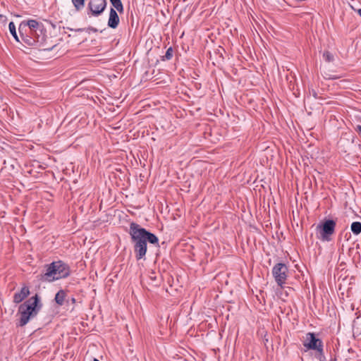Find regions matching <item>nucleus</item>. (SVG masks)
Returning a JSON list of instances; mask_svg holds the SVG:
<instances>
[{
	"label": "nucleus",
	"mask_w": 361,
	"mask_h": 361,
	"mask_svg": "<svg viewBox=\"0 0 361 361\" xmlns=\"http://www.w3.org/2000/svg\"><path fill=\"white\" fill-rule=\"evenodd\" d=\"M70 272L69 266L59 260L46 265L45 272L38 275L37 278L42 282H53L68 277Z\"/></svg>",
	"instance_id": "nucleus-2"
},
{
	"label": "nucleus",
	"mask_w": 361,
	"mask_h": 361,
	"mask_svg": "<svg viewBox=\"0 0 361 361\" xmlns=\"http://www.w3.org/2000/svg\"><path fill=\"white\" fill-rule=\"evenodd\" d=\"M83 30L84 29H82V28H79V29L76 30V31L77 32H82V31H83Z\"/></svg>",
	"instance_id": "nucleus-24"
},
{
	"label": "nucleus",
	"mask_w": 361,
	"mask_h": 361,
	"mask_svg": "<svg viewBox=\"0 0 361 361\" xmlns=\"http://www.w3.org/2000/svg\"><path fill=\"white\" fill-rule=\"evenodd\" d=\"M323 58L326 62H331L334 61V55L329 51H326L323 54Z\"/></svg>",
	"instance_id": "nucleus-18"
},
{
	"label": "nucleus",
	"mask_w": 361,
	"mask_h": 361,
	"mask_svg": "<svg viewBox=\"0 0 361 361\" xmlns=\"http://www.w3.org/2000/svg\"><path fill=\"white\" fill-rule=\"evenodd\" d=\"M355 131L361 136V126L360 125H357L355 128Z\"/></svg>",
	"instance_id": "nucleus-20"
},
{
	"label": "nucleus",
	"mask_w": 361,
	"mask_h": 361,
	"mask_svg": "<svg viewBox=\"0 0 361 361\" xmlns=\"http://www.w3.org/2000/svg\"><path fill=\"white\" fill-rule=\"evenodd\" d=\"M71 301L73 304H74L75 302V299L74 298H71Z\"/></svg>",
	"instance_id": "nucleus-22"
},
{
	"label": "nucleus",
	"mask_w": 361,
	"mask_h": 361,
	"mask_svg": "<svg viewBox=\"0 0 361 361\" xmlns=\"http://www.w3.org/2000/svg\"><path fill=\"white\" fill-rule=\"evenodd\" d=\"M119 23V17L116 11L114 8H111L108 25L111 28H116Z\"/></svg>",
	"instance_id": "nucleus-10"
},
{
	"label": "nucleus",
	"mask_w": 361,
	"mask_h": 361,
	"mask_svg": "<svg viewBox=\"0 0 361 361\" xmlns=\"http://www.w3.org/2000/svg\"><path fill=\"white\" fill-rule=\"evenodd\" d=\"M30 294L29 288L24 286L21 288L20 292L16 293L13 295V302L15 303H20Z\"/></svg>",
	"instance_id": "nucleus-9"
},
{
	"label": "nucleus",
	"mask_w": 361,
	"mask_h": 361,
	"mask_svg": "<svg viewBox=\"0 0 361 361\" xmlns=\"http://www.w3.org/2000/svg\"><path fill=\"white\" fill-rule=\"evenodd\" d=\"M303 345L307 350L315 351V357L319 361H326V357L324 353L323 341L319 338L316 334L309 332L306 334Z\"/></svg>",
	"instance_id": "nucleus-4"
},
{
	"label": "nucleus",
	"mask_w": 361,
	"mask_h": 361,
	"mask_svg": "<svg viewBox=\"0 0 361 361\" xmlns=\"http://www.w3.org/2000/svg\"><path fill=\"white\" fill-rule=\"evenodd\" d=\"M42 307L39 303V297L37 294L30 298L28 300L21 304L19 307L18 312L20 315L19 326H25L30 318L35 317Z\"/></svg>",
	"instance_id": "nucleus-3"
},
{
	"label": "nucleus",
	"mask_w": 361,
	"mask_h": 361,
	"mask_svg": "<svg viewBox=\"0 0 361 361\" xmlns=\"http://www.w3.org/2000/svg\"><path fill=\"white\" fill-rule=\"evenodd\" d=\"M128 233L137 260L145 258L147 250V242L154 245L159 243L158 238L154 233L135 222L130 223Z\"/></svg>",
	"instance_id": "nucleus-1"
},
{
	"label": "nucleus",
	"mask_w": 361,
	"mask_h": 361,
	"mask_svg": "<svg viewBox=\"0 0 361 361\" xmlns=\"http://www.w3.org/2000/svg\"><path fill=\"white\" fill-rule=\"evenodd\" d=\"M106 0H90L88 8L94 16H99L106 8Z\"/></svg>",
	"instance_id": "nucleus-8"
},
{
	"label": "nucleus",
	"mask_w": 361,
	"mask_h": 361,
	"mask_svg": "<svg viewBox=\"0 0 361 361\" xmlns=\"http://www.w3.org/2000/svg\"><path fill=\"white\" fill-rule=\"evenodd\" d=\"M8 28L12 36L15 38V39L17 42H19V39L17 36L16 30V25L13 22H10L8 24Z\"/></svg>",
	"instance_id": "nucleus-15"
},
{
	"label": "nucleus",
	"mask_w": 361,
	"mask_h": 361,
	"mask_svg": "<svg viewBox=\"0 0 361 361\" xmlns=\"http://www.w3.org/2000/svg\"><path fill=\"white\" fill-rule=\"evenodd\" d=\"M27 25L29 27L30 31L33 30L35 33H36V31L42 33L44 29L42 23H40L35 20H29L27 23Z\"/></svg>",
	"instance_id": "nucleus-11"
},
{
	"label": "nucleus",
	"mask_w": 361,
	"mask_h": 361,
	"mask_svg": "<svg viewBox=\"0 0 361 361\" xmlns=\"http://www.w3.org/2000/svg\"><path fill=\"white\" fill-rule=\"evenodd\" d=\"M94 361H99V360H98L97 359H94Z\"/></svg>",
	"instance_id": "nucleus-26"
},
{
	"label": "nucleus",
	"mask_w": 361,
	"mask_h": 361,
	"mask_svg": "<svg viewBox=\"0 0 361 361\" xmlns=\"http://www.w3.org/2000/svg\"><path fill=\"white\" fill-rule=\"evenodd\" d=\"M66 293L64 290H60L55 295L54 300L57 305L61 306L64 304Z\"/></svg>",
	"instance_id": "nucleus-12"
},
{
	"label": "nucleus",
	"mask_w": 361,
	"mask_h": 361,
	"mask_svg": "<svg viewBox=\"0 0 361 361\" xmlns=\"http://www.w3.org/2000/svg\"><path fill=\"white\" fill-rule=\"evenodd\" d=\"M29 35L30 37H32V38L35 39L37 42L39 43V47H41L42 50L44 51H51L54 49V47L56 46V44L47 47L46 46L47 43V35H46V30L44 29V31H42V33L39 32H37L35 33V32L30 31Z\"/></svg>",
	"instance_id": "nucleus-7"
},
{
	"label": "nucleus",
	"mask_w": 361,
	"mask_h": 361,
	"mask_svg": "<svg viewBox=\"0 0 361 361\" xmlns=\"http://www.w3.org/2000/svg\"><path fill=\"white\" fill-rule=\"evenodd\" d=\"M91 30H92V31H94V32H96V31H97V30H96V29H94V28H92Z\"/></svg>",
	"instance_id": "nucleus-25"
},
{
	"label": "nucleus",
	"mask_w": 361,
	"mask_h": 361,
	"mask_svg": "<svg viewBox=\"0 0 361 361\" xmlns=\"http://www.w3.org/2000/svg\"><path fill=\"white\" fill-rule=\"evenodd\" d=\"M288 268L284 263H277L272 269V275L276 283L281 288L283 287L288 278Z\"/></svg>",
	"instance_id": "nucleus-6"
},
{
	"label": "nucleus",
	"mask_w": 361,
	"mask_h": 361,
	"mask_svg": "<svg viewBox=\"0 0 361 361\" xmlns=\"http://www.w3.org/2000/svg\"><path fill=\"white\" fill-rule=\"evenodd\" d=\"M357 13L361 17V8L357 11Z\"/></svg>",
	"instance_id": "nucleus-23"
},
{
	"label": "nucleus",
	"mask_w": 361,
	"mask_h": 361,
	"mask_svg": "<svg viewBox=\"0 0 361 361\" xmlns=\"http://www.w3.org/2000/svg\"><path fill=\"white\" fill-rule=\"evenodd\" d=\"M350 229L355 235H359L361 233V223L360 221L353 222Z\"/></svg>",
	"instance_id": "nucleus-13"
},
{
	"label": "nucleus",
	"mask_w": 361,
	"mask_h": 361,
	"mask_svg": "<svg viewBox=\"0 0 361 361\" xmlns=\"http://www.w3.org/2000/svg\"><path fill=\"white\" fill-rule=\"evenodd\" d=\"M72 3L77 11L81 10L85 5V0H72Z\"/></svg>",
	"instance_id": "nucleus-16"
},
{
	"label": "nucleus",
	"mask_w": 361,
	"mask_h": 361,
	"mask_svg": "<svg viewBox=\"0 0 361 361\" xmlns=\"http://www.w3.org/2000/svg\"><path fill=\"white\" fill-rule=\"evenodd\" d=\"M25 42L28 44L29 46H35V45H39V43L37 42V41L35 40L32 37L26 36L25 39H24Z\"/></svg>",
	"instance_id": "nucleus-17"
},
{
	"label": "nucleus",
	"mask_w": 361,
	"mask_h": 361,
	"mask_svg": "<svg viewBox=\"0 0 361 361\" xmlns=\"http://www.w3.org/2000/svg\"><path fill=\"white\" fill-rule=\"evenodd\" d=\"M173 56V49L172 47H169L166 51V54L165 55L163 56V59L162 60L163 61H165V60H170Z\"/></svg>",
	"instance_id": "nucleus-19"
},
{
	"label": "nucleus",
	"mask_w": 361,
	"mask_h": 361,
	"mask_svg": "<svg viewBox=\"0 0 361 361\" xmlns=\"http://www.w3.org/2000/svg\"><path fill=\"white\" fill-rule=\"evenodd\" d=\"M113 6L120 13L123 11V4L121 0H110Z\"/></svg>",
	"instance_id": "nucleus-14"
},
{
	"label": "nucleus",
	"mask_w": 361,
	"mask_h": 361,
	"mask_svg": "<svg viewBox=\"0 0 361 361\" xmlns=\"http://www.w3.org/2000/svg\"><path fill=\"white\" fill-rule=\"evenodd\" d=\"M336 221L332 219L326 220L324 223L317 225V230L319 234V238L323 241L331 240V235L335 232Z\"/></svg>",
	"instance_id": "nucleus-5"
},
{
	"label": "nucleus",
	"mask_w": 361,
	"mask_h": 361,
	"mask_svg": "<svg viewBox=\"0 0 361 361\" xmlns=\"http://www.w3.org/2000/svg\"><path fill=\"white\" fill-rule=\"evenodd\" d=\"M312 94L315 99L318 98L317 93L314 90H312Z\"/></svg>",
	"instance_id": "nucleus-21"
}]
</instances>
